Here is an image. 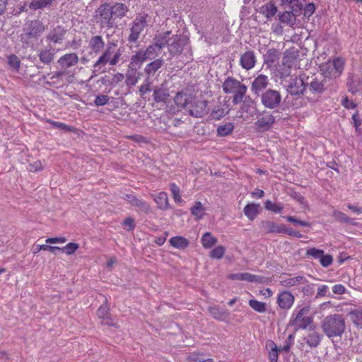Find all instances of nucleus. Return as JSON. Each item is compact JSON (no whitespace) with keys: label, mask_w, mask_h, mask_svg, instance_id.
Returning <instances> with one entry per match:
<instances>
[{"label":"nucleus","mask_w":362,"mask_h":362,"mask_svg":"<svg viewBox=\"0 0 362 362\" xmlns=\"http://www.w3.org/2000/svg\"><path fill=\"white\" fill-rule=\"evenodd\" d=\"M222 88L226 94L233 95L232 102L235 105L243 102L247 90L245 84L232 76H228L225 79L222 84Z\"/></svg>","instance_id":"f257e3e1"},{"label":"nucleus","mask_w":362,"mask_h":362,"mask_svg":"<svg viewBox=\"0 0 362 362\" xmlns=\"http://www.w3.org/2000/svg\"><path fill=\"white\" fill-rule=\"evenodd\" d=\"M322 329L328 337H339L344 332L345 321L340 315H329L322 323Z\"/></svg>","instance_id":"f03ea898"},{"label":"nucleus","mask_w":362,"mask_h":362,"mask_svg":"<svg viewBox=\"0 0 362 362\" xmlns=\"http://www.w3.org/2000/svg\"><path fill=\"white\" fill-rule=\"evenodd\" d=\"M45 26L43 23L38 20L28 21L23 28V33L21 38L23 42L30 43L32 40H36L44 33Z\"/></svg>","instance_id":"7ed1b4c3"},{"label":"nucleus","mask_w":362,"mask_h":362,"mask_svg":"<svg viewBox=\"0 0 362 362\" xmlns=\"http://www.w3.org/2000/svg\"><path fill=\"white\" fill-rule=\"evenodd\" d=\"M345 60L342 57H336L332 61L323 63L320 65V69L322 74L329 78H337L339 77L344 69Z\"/></svg>","instance_id":"20e7f679"},{"label":"nucleus","mask_w":362,"mask_h":362,"mask_svg":"<svg viewBox=\"0 0 362 362\" xmlns=\"http://www.w3.org/2000/svg\"><path fill=\"white\" fill-rule=\"evenodd\" d=\"M111 4L104 3L101 4L95 11L94 18L101 28H112L115 22L111 11Z\"/></svg>","instance_id":"39448f33"},{"label":"nucleus","mask_w":362,"mask_h":362,"mask_svg":"<svg viewBox=\"0 0 362 362\" xmlns=\"http://www.w3.org/2000/svg\"><path fill=\"white\" fill-rule=\"evenodd\" d=\"M310 306H305L298 310L296 309L292 314L289 324L295 331L305 329L312 323V318L308 315Z\"/></svg>","instance_id":"423d86ee"},{"label":"nucleus","mask_w":362,"mask_h":362,"mask_svg":"<svg viewBox=\"0 0 362 362\" xmlns=\"http://www.w3.org/2000/svg\"><path fill=\"white\" fill-rule=\"evenodd\" d=\"M148 14L140 13L136 16L132 22L130 34L128 37L129 42H136L144 28L147 26Z\"/></svg>","instance_id":"0eeeda50"},{"label":"nucleus","mask_w":362,"mask_h":362,"mask_svg":"<svg viewBox=\"0 0 362 362\" xmlns=\"http://www.w3.org/2000/svg\"><path fill=\"white\" fill-rule=\"evenodd\" d=\"M120 56L121 52L119 49L115 51V45H108L105 52L94 64V67L96 68L101 65H105L107 63L115 66L119 62Z\"/></svg>","instance_id":"6e6552de"},{"label":"nucleus","mask_w":362,"mask_h":362,"mask_svg":"<svg viewBox=\"0 0 362 362\" xmlns=\"http://www.w3.org/2000/svg\"><path fill=\"white\" fill-rule=\"evenodd\" d=\"M189 104L187 108L192 116L202 117L209 112L208 102L202 97H192Z\"/></svg>","instance_id":"1a4fd4ad"},{"label":"nucleus","mask_w":362,"mask_h":362,"mask_svg":"<svg viewBox=\"0 0 362 362\" xmlns=\"http://www.w3.org/2000/svg\"><path fill=\"white\" fill-rule=\"evenodd\" d=\"M261 100L265 107L274 108L280 103L281 95L276 90H268L262 94Z\"/></svg>","instance_id":"9d476101"},{"label":"nucleus","mask_w":362,"mask_h":362,"mask_svg":"<svg viewBox=\"0 0 362 362\" xmlns=\"http://www.w3.org/2000/svg\"><path fill=\"white\" fill-rule=\"evenodd\" d=\"M64 78L68 83H72L75 78V74L71 71L61 70L53 73L50 77L51 81L47 82L49 85H58L63 82Z\"/></svg>","instance_id":"9b49d317"},{"label":"nucleus","mask_w":362,"mask_h":362,"mask_svg":"<svg viewBox=\"0 0 362 362\" xmlns=\"http://www.w3.org/2000/svg\"><path fill=\"white\" fill-rule=\"evenodd\" d=\"M294 301L295 297L290 291H283L279 293L276 303L281 309L288 310L293 306Z\"/></svg>","instance_id":"f8f14e48"},{"label":"nucleus","mask_w":362,"mask_h":362,"mask_svg":"<svg viewBox=\"0 0 362 362\" xmlns=\"http://www.w3.org/2000/svg\"><path fill=\"white\" fill-rule=\"evenodd\" d=\"M185 40L181 35H173L169 38L168 51L173 56L180 54L183 50Z\"/></svg>","instance_id":"ddd939ff"},{"label":"nucleus","mask_w":362,"mask_h":362,"mask_svg":"<svg viewBox=\"0 0 362 362\" xmlns=\"http://www.w3.org/2000/svg\"><path fill=\"white\" fill-rule=\"evenodd\" d=\"M298 52L294 49H286L284 52L282 63L283 65L288 68L296 67L298 62Z\"/></svg>","instance_id":"4468645a"},{"label":"nucleus","mask_w":362,"mask_h":362,"mask_svg":"<svg viewBox=\"0 0 362 362\" xmlns=\"http://www.w3.org/2000/svg\"><path fill=\"white\" fill-rule=\"evenodd\" d=\"M78 62V57L76 53H68L62 55L57 61L62 70H66L76 65Z\"/></svg>","instance_id":"2eb2a0df"},{"label":"nucleus","mask_w":362,"mask_h":362,"mask_svg":"<svg viewBox=\"0 0 362 362\" xmlns=\"http://www.w3.org/2000/svg\"><path fill=\"white\" fill-rule=\"evenodd\" d=\"M256 61L254 51L249 50L240 55V65L245 70H250L255 66Z\"/></svg>","instance_id":"dca6fc26"},{"label":"nucleus","mask_w":362,"mask_h":362,"mask_svg":"<svg viewBox=\"0 0 362 362\" xmlns=\"http://www.w3.org/2000/svg\"><path fill=\"white\" fill-rule=\"evenodd\" d=\"M300 13L301 11H294L293 10L279 12L278 14L279 20L281 23L291 27L295 25L296 16Z\"/></svg>","instance_id":"f3484780"},{"label":"nucleus","mask_w":362,"mask_h":362,"mask_svg":"<svg viewBox=\"0 0 362 362\" xmlns=\"http://www.w3.org/2000/svg\"><path fill=\"white\" fill-rule=\"evenodd\" d=\"M274 122L275 118L272 115H264L255 122V129L258 132L267 131Z\"/></svg>","instance_id":"a211bd4d"},{"label":"nucleus","mask_w":362,"mask_h":362,"mask_svg":"<svg viewBox=\"0 0 362 362\" xmlns=\"http://www.w3.org/2000/svg\"><path fill=\"white\" fill-rule=\"evenodd\" d=\"M146 60H147L146 54L144 52L143 49H139L132 56L129 64V69L136 71Z\"/></svg>","instance_id":"6ab92c4d"},{"label":"nucleus","mask_w":362,"mask_h":362,"mask_svg":"<svg viewBox=\"0 0 362 362\" xmlns=\"http://www.w3.org/2000/svg\"><path fill=\"white\" fill-rule=\"evenodd\" d=\"M305 88V87L303 79L298 77L291 78V81L288 87V91L291 95H300L303 93Z\"/></svg>","instance_id":"aec40b11"},{"label":"nucleus","mask_w":362,"mask_h":362,"mask_svg":"<svg viewBox=\"0 0 362 362\" xmlns=\"http://www.w3.org/2000/svg\"><path fill=\"white\" fill-rule=\"evenodd\" d=\"M268 84V77L264 74H259L252 82L251 90L254 93L259 94L267 87Z\"/></svg>","instance_id":"412c9836"},{"label":"nucleus","mask_w":362,"mask_h":362,"mask_svg":"<svg viewBox=\"0 0 362 362\" xmlns=\"http://www.w3.org/2000/svg\"><path fill=\"white\" fill-rule=\"evenodd\" d=\"M307 279L303 276H291L283 278L279 284L284 287L291 288L307 283Z\"/></svg>","instance_id":"4be33fe9"},{"label":"nucleus","mask_w":362,"mask_h":362,"mask_svg":"<svg viewBox=\"0 0 362 362\" xmlns=\"http://www.w3.org/2000/svg\"><path fill=\"white\" fill-rule=\"evenodd\" d=\"M157 207L163 211H165L170 208L169 199L166 192H160L157 194H151Z\"/></svg>","instance_id":"5701e85b"},{"label":"nucleus","mask_w":362,"mask_h":362,"mask_svg":"<svg viewBox=\"0 0 362 362\" xmlns=\"http://www.w3.org/2000/svg\"><path fill=\"white\" fill-rule=\"evenodd\" d=\"M97 315L102 320V323L103 325L115 326L110 317V308L107 303H104L98 308L97 310Z\"/></svg>","instance_id":"b1692460"},{"label":"nucleus","mask_w":362,"mask_h":362,"mask_svg":"<svg viewBox=\"0 0 362 362\" xmlns=\"http://www.w3.org/2000/svg\"><path fill=\"white\" fill-rule=\"evenodd\" d=\"M66 30L62 26L54 28L47 35V40L54 43H61L64 38Z\"/></svg>","instance_id":"393cba45"},{"label":"nucleus","mask_w":362,"mask_h":362,"mask_svg":"<svg viewBox=\"0 0 362 362\" xmlns=\"http://www.w3.org/2000/svg\"><path fill=\"white\" fill-rule=\"evenodd\" d=\"M55 50L51 46L42 49L38 54L41 62L45 64H50L54 58Z\"/></svg>","instance_id":"a878e982"},{"label":"nucleus","mask_w":362,"mask_h":362,"mask_svg":"<svg viewBox=\"0 0 362 362\" xmlns=\"http://www.w3.org/2000/svg\"><path fill=\"white\" fill-rule=\"evenodd\" d=\"M259 13L262 14L267 21H271L277 13V7L273 2L270 1L259 8Z\"/></svg>","instance_id":"bb28decb"},{"label":"nucleus","mask_w":362,"mask_h":362,"mask_svg":"<svg viewBox=\"0 0 362 362\" xmlns=\"http://www.w3.org/2000/svg\"><path fill=\"white\" fill-rule=\"evenodd\" d=\"M262 225L267 233H283L285 230L284 226H279L270 221H263Z\"/></svg>","instance_id":"cd10ccee"},{"label":"nucleus","mask_w":362,"mask_h":362,"mask_svg":"<svg viewBox=\"0 0 362 362\" xmlns=\"http://www.w3.org/2000/svg\"><path fill=\"white\" fill-rule=\"evenodd\" d=\"M280 6L294 11H301L303 4L301 0H279Z\"/></svg>","instance_id":"c85d7f7f"},{"label":"nucleus","mask_w":362,"mask_h":362,"mask_svg":"<svg viewBox=\"0 0 362 362\" xmlns=\"http://www.w3.org/2000/svg\"><path fill=\"white\" fill-rule=\"evenodd\" d=\"M89 47L93 52L98 54L103 49L105 42L101 36H93L89 41Z\"/></svg>","instance_id":"c756f323"},{"label":"nucleus","mask_w":362,"mask_h":362,"mask_svg":"<svg viewBox=\"0 0 362 362\" xmlns=\"http://www.w3.org/2000/svg\"><path fill=\"white\" fill-rule=\"evenodd\" d=\"M259 204L250 203L247 204L243 209L244 214L250 220L253 221L259 214Z\"/></svg>","instance_id":"7c9ffc66"},{"label":"nucleus","mask_w":362,"mask_h":362,"mask_svg":"<svg viewBox=\"0 0 362 362\" xmlns=\"http://www.w3.org/2000/svg\"><path fill=\"white\" fill-rule=\"evenodd\" d=\"M163 65V59H157L148 64L144 68V71L148 77L153 76L156 72Z\"/></svg>","instance_id":"2f4dec72"},{"label":"nucleus","mask_w":362,"mask_h":362,"mask_svg":"<svg viewBox=\"0 0 362 362\" xmlns=\"http://www.w3.org/2000/svg\"><path fill=\"white\" fill-rule=\"evenodd\" d=\"M111 11L112 12V17L118 18H122L124 17L128 11L127 6L122 3H116L113 6H111Z\"/></svg>","instance_id":"473e14b6"},{"label":"nucleus","mask_w":362,"mask_h":362,"mask_svg":"<svg viewBox=\"0 0 362 362\" xmlns=\"http://www.w3.org/2000/svg\"><path fill=\"white\" fill-rule=\"evenodd\" d=\"M170 245L175 248L184 250L189 245V240L183 236L177 235L169 240Z\"/></svg>","instance_id":"72a5a7b5"},{"label":"nucleus","mask_w":362,"mask_h":362,"mask_svg":"<svg viewBox=\"0 0 362 362\" xmlns=\"http://www.w3.org/2000/svg\"><path fill=\"white\" fill-rule=\"evenodd\" d=\"M169 97L168 90L162 87H155L153 90V99L156 103L166 102Z\"/></svg>","instance_id":"f704fd0d"},{"label":"nucleus","mask_w":362,"mask_h":362,"mask_svg":"<svg viewBox=\"0 0 362 362\" xmlns=\"http://www.w3.org/2000/svg\"><path fill=\"white\" fill-rule=\"evenodd\" d=\"M190 212L195 219L199 221L202 219L205 214V208L201 202H195L194 205L190 208Z\"/></svg>","instance_id":"c9c22d12"},{"label":"nucleus","mask_w":362,"mask_h":362,"mask_svg":"<svg viewBox=\"0 0 362 362\" xmlns=\"http://www.w3.org/2000/svg\"><path fill=\"white\" fill-rule=\"evenodd\" d=\"M201 243L204 248L209 249L217 243V238L210 232H206L203 234L201 238Z\"/></svg>","instance_id":"e433bc0d"},{"label":"nucleus","mask_w":362,"mask_h":362,"mask_svg":"<svg viewBox=\"0 0 362 362\" xmlns=\"http://www.w3.org/2000/svg\"><path fill=\"white\" fill-rule=\"evenodd\" d=\"M192 96L187 97V94L182 92H178L175 96L174 100L177 106L185 107L189 106L190 98Z\"/></svg>","instance_id":"4c0bfd02"},{"label":"nucleus","mask_w":362,"mask_h":362,"mask_svg":"<svg viewBox=\"0 0 362 362\" xmlns=\"http://www.w3.org/2000/svg\"><path fill=\"white\" fill-rule=\"evenodd\" d=\"M170 35V32H166L164 34L158 35L155 37L154 44L156 45H157V47H158V49L161 50L165 46L168 47L169 38L170 37H169Z\"/></svg>","instance_id":"58836bf2"},{"label":"nucleus","mask_w":362,"mask_h":362,"mask_svg":"<svg viewBox=\"0 0 362 362\" xmlns=\"http://www.w3.org/2000/svg\"><path fill=\"white\" fill-rule=\"evenodd\" d=\"M349 316L355 326L362 328V310H353L349 313Z\"/></svg>","instance_id":"ea45409f"},{"label":"nucleus","mask_w":362,"mask_h":362,"mask_svg":"<svg viewBox=\"0 0 362 362\" xmlns=\"http://www.w3.org/2000/svg\"><path fill=\"white\" fill-rule=\"evenodd\" d=\"M132 206L136 207L138 211H142L146 214L149 213L151 211L150 205L144 200L141 199L138 197L136 199H134V202Z\"/></svg>","instance_id":"a19ab883"},{"label":"nucleus","mask_w":362,"mask_h":362,"mask_svg":"<svg viewBox=\"0 0 362 362\" xmlns=\"http://www.w3.org/2000/svg\"><path fill=\"white\" fill-rule=\"evenodd\" d=\"M320 341L321 338L320 334L315 331H312L309 333L306 342L309 346L316 347L319 345Z\"/></svg>","instance_id":"79ce46f5"},{"label":"nucleus","mask_w":362,"mask_h":362,"mask_svg":"<svg viewBox=\"0 0 362 362\" xmlns=\"http://www.w3.org/2000/svg\"><path fill=\"white\" fill-rule=\"evenodd\" d=\"M267 346L270 349V351L269 352V358L271 362H278L279 358V354L278 351L279 349L275 344V343L272 341H270L267 343Z\"/></svg>","instance_id":"37998d69"},{"label":"nucleus","mask_w":362,"mask_h":362,"mask_svg":"<svg viewBox=\"0 0 362 362\" xmlns=\"http://www.w3.org/2000/svg\"><path fill=\"white\" fill-rule=\"evenodd\" d=\"M234 129V125L231 122L221 125L217 128V134L220 136H226L230 134Z\"/></svg>","instance_id":"c03bdc74"},{"label":"nucleus","mask_w":362,"mask_h":362,"mask_svg":"<svg viewBox=\"0 0 362 362\" xmlns=\"http://www.w3.org/2000/svg\"><path fill=\"white\" fill-rule=\"evenodd\" d=\"M54 0H33L30 4V8L33 10L42 9L50 6Z\"/></svg>","instance_id":"a18cd8bd"},{"label":"nucleus","mask_w":362,"mask_h":362,"mask_svg":"<svg viewBox=\"0 0 362 362\" xmlns=\"http://www.w3.org/2000/svg\"><path fill=\"white\" fill-rule=\"evenodd\" d=\"M228 113L226 107L223 105L216 106L211 111V116L214 119H220Z\"/></svg>","instance_id":"49530a36"},{"label":"nucleus","mask_w":362,"mask_h":362,"mask_svg":"<svg viewBox=\"0 0 362 362\" xmlns=\"http://www.w3.org/2000/svg\"><path fill=\"white\" fill-rule=\"evenodd\" d=\"M248 304L255 311L260 313H264L267 310L266 303L264 302L251 299L249 300Z\"/></svg>","instance_id":"de8ad7c7"},{"label":"nucleus","mask_w":362,"mask_h":362,"mask_svg":"<svg viewBox=\"0 0 362 362\" xmlns=\"http://www.w3.org/2000/svg\"><path fill=\"white\" fill-rule=\"evenodd\" d=\"M188 362H214L213 358H204L202 353H192L187 357Z\"/></svg>","instance_id":"09e8293b"},{"label":"nucleus","mask_w":362,"mask_h":362,"mask_svg":"<svg viewBox=\"0 0 362 362\" xmlns=\"http://www.w3.org/2000/svg\"><path fill=\"white\" fill-rule=\"evenodd\" d=\"M209 312L216 320H221L227 313L221 310L218 306H211L208 308Z\"/></svg>","instance_id":"8fccbe9b"},{"label":"nucleus","mask_w":362,"mask_h":362,"mask_svg":"<svg viewBox=\"0 0 362 362\" xmlns=\"http://www.w3.org/2000/svg\"><path fill=\"white\" fill-rule=\"evenodd\" d=\"M47 122L50 124L53 127L58 128L62 130H64L65 132H73L75 130V128L72 126H69L66 124L65 123L61 122H57L51 119H47Z\"/></svg>","instance_id":"3c124183"},{"label":"nucleus","mask_w":362,"mask_h":362,"mask_svg":"<svg viewBox=\"0 0 362 362\" xmlns=\"http://www.w3.org/2000/svg\"><path fill=\"white\" fill-rule=\"evenodd\" d=\"M139 81V76L136 74V71H128L126 76V83L127 86H134Z\"/></svg>","instance_id":"603ef678"},{"label":"nucleus","mask_w":362,"mask_h":362,"mask_svg":"<svg viewBox=\"0 0 362 362\" xmlns=\"http://www.w3.org/2000/svg\"><path fill=\"white\" fill-rule=\"evenodd\" d=\"M170 189L174 201L176 203H181L182 202V199L180 194V187L175 183H171L170 185Z\"/></svg>","instance_id":"864d4df0"},{"label":"nucleus","mask_w":362,"mask_h":362,"mask_svg":"<svg viewBox=\"0 0 362 362\" xmlns=\"http://www.w3.org/2000/svg\"><path fill=\"white\" fill-rule=\"evenodd\" d=\"M264 207L267 210L274 213H279L283 210V206L280 204L274 203L270 200L264 202Z\"/></svg>","instance_id":"5fc2aeb1"},{"label":"nucleus","mask_w":362,"mask_h":362,"mask_svg":"<svg viewBox=\"0 0 362 362\" xmlns=\"http://www.w3.org/2000/svg\"><path fill=\"white\" fill-rule=\"evenodd\" d=\"M226 248L223 245H218L210 252V257L213 259H221L225 254Z\"/></svg>","instance_id":"6e6d98bb"},{"label":"nucleus","mask_w":362,"mask_h":362,"mask_svg":"<svg viewBox=\"0 0 362 362\" xmlns=\"http://www.w3.org/2000/svg\"><path fill=\"white\" fill-rule=\"evenodd\" d=\"M324 251L320 249H317L315 247L310 248L306 251V256L311 257L314 259H320L322 255H323Z\"/></svg>","instance_id":"4d7b16f0"},{"label":"nucleus","mask_w":362,"mask_h":362,"mask_svg":"<svg viewBox=\"0 0 362 362\" xmlns=\"http://www.w3.org/2000/svg\"><path fill=\"white\" fill-rule=\"evenodd\" d=\"M160 51L158 49L157 45L154 43L153 45H149L146 50H144V52L146 54L147 59L148 58L154 57L155 55H157L158 52Z\"/></svg>","instance_id":"13d9d810"},{"label":"nucleus","mask_w":362,"mask_h":362,"mask_svg":"<svg viewBox=\"0 0 362 362\" xmlns=\"http://www.w3.org/2000/svg\"><path fill=\"white\" fill-rule=\"evenodd\" d=\"M79 247L78 243H69L66 244L62 250L65 251L66 254L68 255H73Z\"/></svg>","instance_id":"bf43d9fd"},{"label":"nucleus","mask_w":362,"mask_h":362,"mask_svg":"<svg viewBox=\"0 0 362 362\" xmlns=\"http://www.w3.org/2000/svg\"><path fill=\"white\" fill-rule=\"evenodd\" d=\"M8 63L9 66L15 69L16 70H18L21 65V62L18 57L15 54H11L8 58Z\"/></svg>","instance_id":"052dcab7"},{"label":"nucleus","mask_w":362,"mask_h":362,"mask_svg":"<svg viewBox=\"0 0 362 362\" xmlns=\"http://www.w3.org/2000/svg\"><path fill=\"white\" fill-rule=\"evenodd\" d=\"M358 111L352 115V120L356 132H360L362 129V119L358 117Z\"/></svg>","instance_id":"680f3d73"},{"label":"nucleus","mask_w":362,"mask_h":362,"mask_svg":"<svg viewBox=\"0 0 362 362\" xmlns=\"http://www.w3.org/2000/svg\"><path fill=\"white\" fill-rule=\"evenodd\" d=\"M320 263L324 267H327L333 262V257L331 255H325V252L320 257Z\"/></svg>","instance_id":"e2e57ef3"},{"label":"nucleus","mask_w":362,"mask_h":362,"mask_svg":"<svg viewBox=\"0 0 362 362\" xmlns=\"http://www.w3.org/2000/svg\"><path fill=\"white\" fill-rule=\"evenodd\" d=\"M334 216H335L336 219H337L339 221H341V222H344V223L354 224L352 223L351 218H350L348 216H346L343 212L337 211V212L334 213Z\"/></svg>","instance_id":"0e129e2a"},{"label":"nucleus","mask_w":362,"mask_h":362,"mask_svg":"<svg viewBox=\"0 0 362 362\" xmlns=\"http://www.w3.org/2000/svg\"><path fill=\"white\" fill-rule=\"evenodd\" d=\"M123 226L127 231H132L135 228V221L132 217H127L124 220Z\"/></svg>","instance_id":"69168bd1"},{"label":"nucleus","mask_w":362,"mask_h":362,"mask_svg":"<svg viewBox=\"0 0 362 362\" xmlns=\"http://www.w3.org/2000/svg\"><path fill=\"white\" fill-rule=\"evenodd\" d=\"M341 103L346 109L353 110L356 107V104L353 100H350L347 96L343 98Z\"/></svg>","instance_id":"338daca9"},{"label":"nucleus","mask_w":362,"mask_h":362,"mask_svg":"<svg viewBox=\"0 0 362 362\" xmlns=\"http://www.w3.org/2000/svg\"><path fill=\"white\" fill-rule=\"evenodd\" d=\"M310 88L314 92L321 93L324 89V85L315 79L310 83Z\"/></svg>","instance_id":"774afa93"}]
</instances>
